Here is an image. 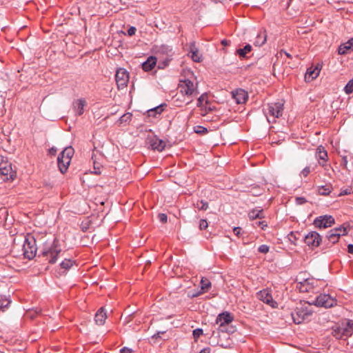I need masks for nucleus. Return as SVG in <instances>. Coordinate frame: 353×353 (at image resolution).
<instances>
[{
	"instance_id": "obj_1",
	"label": "nucleus",
	"mask_w": 353,
	"mask_h": 353,
	"mask_svg": "<svg viewBox=\"0 0 353 353\" xmlns=\"http://www.w3.org/2000/svg\"><path fill=\"white\" fill-rule=\"evenodd\" d=\"M62 250L58 244L56 239L51 243H45L39 250V256L46 258V261L51 264L55 263L57 260L58 255L61 252Z\"/></svg>"
},
{
	"instance_id": "obj_2",
	"label": "nucleus",
	"mask_w": 353,
	"mask_h": 353,
	"mask_svg": "<svg viewBox=\"0 0 353 353\" xmlns=\"http://www.w3.org/2000/svg\"><path fill=\"white\" fill-rule=\"evenodd\" d=\"M332 335L337 339H346L353 333V321L348 320L332 327Z\"/></svg>"
},
{
	"instance_id": "obj_3",
	"label": "nucleus",
	"mask_w": 353,
	"mask_h": 353,
	"mask_svg": "<svg viewBox=\"0 0 353 353\" xmlns=\"http://www.w3.org/2000/svg\"><path fill=\"white\" fill-rule=\"evenodd\" d=\"M73 154V148L72 147H67L59 155L57 163L59 169L62 174L67 172Z\"/></svg>"
},
{
	"instance_id": "obj_4",
	"label": "nucleus",
	"mask_w": 353,
	"mask_h": 353,
	"mask_svg": "<svg viewBox=\"0 0 353 353\" xmlns=\"http://www.w3.org/2000/svg\"><path fill=\"white\" fill-rule=\"evenodd\" d=\"M283 111V103L279 101L268 103L267 108H264V112L269 122H271L270 117L272 118V121H274L276 118L281 117Z\"/></svg>"
},
{
	"instance_id": "obj_5",
	"label": "nucleus",
	"mask_w": 353,
	"mask_h": 353,
	"mask_svg": "<svg viewBox=\"0 0 353 353\" xmlns=\"http://www.w3.org/2000/svg\"><path fill=\"white\" fill-rule=\"evenodd\" d=\"M178 89L183 95L187 97H194L199 94L197 85L189 79L180 80Z\"/></svg>"
},
{
	"instance_id": "obj_6",
	"label": "nucleus",
	"mask_w": 353,
	"mask_h": 353,
	"mask_svg": "<svg viewBox=\"0 0 353 353\" xmlns=\"http://www.w3.org/2000/svg\"><path fill=\"white\" fill-rule=\"evenodd\" d=\"M307 303L309 305L328 308L334 306L336 303V300L329 294H319L314 299L308 301Z\"/></svg>"
},
{
	"instance_id": "obj_7",
	"label": "nucleus",
	"mask_w": 353,
	"mask_h": 353,
	"mask_svg": "<svg viewBox=\"0 0 353 353\" xmlns=\"http://www.w3.org/2000/svg\"><path fill=\"white\" fill-rule=\"evenodd\" d=\"M0 174L4 176V181L13 180L16 176V172L12 170V164L8 159L0 157Z\"/></svg>"
},
{
	"instance_id": "obj_8",
	"label": "nucleus",
	"mask_w": 353,
	"mask_h": 353,
	"mask_svg": "<svg viewBox=\"0 0 353 353\" xmlns=\"http://www.w3.org/2000/svg\"><path fill=\"white\" fill-rule=\"evenodd\" d=\"M156 53L158 56L163 57L161 63H159V68H163L166 67L172 60L173 55L172 48L168 45H161L157 47Z\"/></svg>"
},
{
	"instance_id": "obj_9",
	"label": "nucleus",
	"mask_w": 353,
	"mask_h": 353,
	"mask_svg": "<svg viewBox=\"0 0 353 353\" xmlns=\"http://www.w3.org/2000/svg\"><path fill=\"white\" fill-rule=\"evenodd\" d=\"M318 283L319 281L313 278L306 279L296 284V289L302 293L315 292H317L319 288Z\"/></svg>"
},
{
	"instance_id": "obj_10",
	"label": "nucleus",
	"mask_w": 353,
	"mask_h": 353,
	"mask_svg": "<svg viewBox=\"0 0 353 353\" xmlns=\"http://www.w3.org/2000/svg\"><path fill=\"white\" fill-rule=\"evenodd\" d=\"M37 250V248L34 238L33 236L25 238L23 245L24 256L28 259H32L36 256Z\"/></svg>"
},
{
	"instance_id": "obj_11",
	"label": "nucleus",
	"mask_w": 353,
	"mask_h": 353,
	"mask_svg": "<svg viewBox=\"0 0 353 353\" xmlns=\"http://www.w3.org/2000/svg\"><path fill=\"white\" fill-rule=\"evenodd\" d=\"M312 314V312L307 307H296L292 313L293 321L296 324H300Z\"/></svg>"
},
{
	"instance_id": "obj_12",
	"label": "nucleus",
	"mask_w": 353,
	"mask_h": 353,
	"mask_svg": "<svg viewBox=\"0 0 353 353\" xmlns=\"http://www.w3.org/2000/svg\"><path fill=\"white\" fill-rule=\"evenodd\" d=\"M115 80L118 89H123L127 86L129 81V74L124 68H119L115 74Z\"/></svg>"
},
{
	"instance_id": "obj_13",
	"label": "nucleus",
	"mask_w": 353,
	"mask_h": 353,
	"mask_svg": "<svg viewBox=\"0 0 353 353\" xmlns=\"http://www.w3.org/2000/svg\"><path fill=\"white\" fill-rule=\"evenodd\" d=\"M256 297L260 301H263V303L269 305L273 308H275L277 307V303L274 301L272 296L271 294V291L266 288L263 289L262 290H260L256 293Z\"/></svg>"
},
{
	"instance_id": "obj_14",
	"label": "nucleus",
	"mask_w": 353,
	"mask_h": 353,
	"mask_svg": "<svg viewBox=\"0 0 353 353\" xmlns=\"http://www.w3.org/2000/svg\"><path fill=\"white\" fill-rule=\"evenodd\" d=\"M334 223V219L330 215H324L316 217L314 221V225L319 228H326Z\"/></svg>"
},
{
	"instance_id": "obj_15",
	"label": "nucleus",
	"mask_w": 353,
	"mask_h": 353,
	"mask_svg": "<svg viewBox=\"0 0 353 353\" xmlns=\"http://www.w3.org/2000/svg\"><path fill=\"white\" fill-rule=\"evenodd\" d=\"M234 320L233 316L228 312L219 314L216 319V323L219 324L221 331L224 332L223 327L225 325L230 324Z\"/></svg>"
},
{
	"instance_id": "obj_16",
	"label": "nucleus",
	"mask_w": 353,
	"mask_h": 353,
	"mask_svg": "<svg viewBox=\"0 0 353 353\" xmlns=\"http://www.w3.org/2000/svg\"><path fill=\"white\" fill-rule=\"evenodd\" d=\"M321 241V238L319 234L315 231L309 232L305 236V243L308 246L318 247Z\"/></svg>"
},
{
	"instance_id": "obj_17",
	"label": "nucleus",
	"mask_w": 353,
	"mask_h": 353,
	"mask_svg": "<svg viewBox=\"0 0 353 353\" xmlns=\"http://www.w3.org/2000/svg\"><path fill=\"white\" fill-rule=\"evenodd\" d=\"M188 46V55L190 56L192 61L196 63L201 62L202 61V55L199 53V49L196 46V43L194 41L190 42Z\"/></svg>"
},
{
	"instance_id": "obj_18",
	"label": "nucleus",
	"mask_w": 353,
	"mask_h": 353,
	"mask_svg": "<svg viewBox=\"0 0 353 353\" xmlns=\"http://www.w3.org/2000/svg\"><path fill=\"white\" fill-rule=\"evenodd\" d=\"M232 97L238 104H243L248 100V92L243 89H236L232 92Z\"/></svg>"
},
{
	"instance_id": "obj_19",
	"label": "nucleus",
	"mask_w": 353,
	"mask_h": 353,
	"mask_svg": "<svg viewBox=\"0 0 353 353\" xmlns=\"http://www.w3.org/2000/svg\"><path fill=\"white\" fill-rule=\"evenodd\" d=\"M316 158L319 161L321 166L323 167L325 165V163L327 161V152L325 148L322 145H319L316 152Z\"/></svg>"
},
{
	"instance_id": "obj_20",
	"label": "nucleus",
	"mask_w": 353,
	"mask_h": 353,
	"mask_svg": "<svg viewBox=\"0 0 353 353\" xmlns=\"http://www.w3.org/2000/svg\"><path fill=\"white\" fill-rule=\"evenodd\" d=\"M320 71L321 68L319 65L314 68L312 67L308 68L305 75V80L310 81L315 79L319 75Z\"/></svg>"
},
{
	"instance_id": "obj_21",
	"label": "nucleus",
	"mask_w": 353,
	"mask_h": 353,
	"mask_svg": "<svg viewBox=\"0 0 353 353\" xmlns=\"http://www.w3.org/2000/svg\"><path fill=\"white\" fill-rule=\"evenodd\" d=\"M157 64V58L150 56L148 59L142 63V68L144 71L148 72L152 70Z\"/></svg>"
},
{
	"instance_id": "obj_22",
	"label": "nucleus",
	"mask_w": 353,
	"mask_h": 353,
	"mask_svg": "<svg viewBox=\"0 0 353 353\" xmlns=\"http://www.w3.org/2000/svg\"><path fill=\"white\" fill-rule=\"evenodd\" d=\"M107 318L103 307L100 308L95 314L94 321L97 325H103Z\"/></svg>"
},
{
	"instance_id": "obj_23",
	"label": "nucleus",
	"mask_w": 353,
	"mask_h": 353,
	"mask_svg": "<svg viewBox=\"0 0 353 353\" xmlns=\"http://www.w3.org/2000/svg\"><path fill=\"white\" fill-rule=\"evenodd\" d=\"M266 40H267V34H266L265 31H261V32H259L258 34L256 35V37L254 39V44L256 46L260 47V46H263L266 42Z\"/></svg>"
},
{
	"instance_id": "obj_24",
	"label": "nucleus",
	"mask_w": 353,
	"mask_h": 353,
	"mask_svg": "<svg viewBox=\"0 0 353 353\" xmlns=\"http://www.w3.org/2000/svg\"><path fill=\"white\" fill-rule=\"evenodd\" d=\"M151 146L153 150H157L161 152L164 150L165 147V143L161 139L155 138L152 140Z\"/></svg>"
},
{
	"instance_id": "obj_25",
	"label": "nucleus",
	"mask_w": 353,
	"mask_h": 353,
	"mask_svg": "<svg viewBox=\"0 0 353 353\" xmlns=\"http://www.w3.org/2000/svg\"><path fill=\"white\" fill-rule=\"evenodd\" d=\"M85 104L86 102L83 99H78L75 103H74V108L77 111L78 115L80 116L83 114Z\"/></svg>"
},
{
	"instance_id": "obj_26",
	"label": "nucleus",
	"mask_w": 353,
	"mask_h": 353,
	"mask_svg": "<svg viewBox=\"0 0 353 353\" xmlns=\"http://www.w3.org/2000/svg\"><path fill=\"white\" fill-rule=\"evenodd\" d=\"M326 238L327 239L330 243H331L332 244H334L339 241L340 238V234L336 233V230H330V231L327 232Z\"/></svg>"
},
{
	"instance_id": "obj_27",
	"label": "nucleus",
	"mask_w": 353,
	"mask_h": 353,
	"mask_svg": "<svg viewBox=\"0 0 353 353\" xmlns=\"http://www.w3.org/2000/svg\"><path fill=\"white\" fill-rule=\"evenodd\" d=\"M250 219H262L264 217L263 210L254 209L248 213Z\"/></svg>"
},
{
	"instance_id": "obj_28",
	"label": "nucleus",
	"mask_w": 353,
	"mask_h": 353,
	"mask_svg": "<svg viewBox=\"0 0 353 353\" xmlns=\"http://www.w3.org/2000/svg\"><path fill=\"white\" fill-rule=\"evenodd\" d=\"M332 190V186L331 184H326L325 185H321L318 188V192L320 195H328Z\"/></svg>"
},
{
	"instance_id": "obj_29",
	"label": "nucleus",
	"mask_w": 353,
	"mask_h": 353,
	"mask_svg": "<svg viewBox=\"0 0 353 353\" xmlns=\"http://www.w3.org/2000/svg\"><path fill=\"white\" fill-rule=\"evenodd\" d=\"M252 46L250 44H247L243 48H239L236 50L237 54L241 58H245L248 53L251 52Z\"/></svg>"
},
{
	"instance_id": "obj_30",
	"label": "nucleus",
	"mask_w": 353,
	"mask_h": 353,
	"mask_svg": "<svg viewBox=\"0 0 353 353\" xmlns=\"http://www.w3.org/2000/svg\"><path fill=\"white\" fill-rule=\"evenodd\" d=\"M74 261L65 259L61 262V267L65 270H68L74 265Z\"/></svg>"
},
{
	"instance_id": "obj_31",
	"label": "nucleus",
	"mask_w": 353,
	"mask_h": 353,
	"mask_svg": "<svg viewBox=\"0 0 353 353\" xmlns=\"http://www.w3.org/2000/svg\"><path fill=\"white\" fill-rule=\"evenodd\" d=\"M132 117V114L131 113H125L119 118L118 122H119L120 124L128 123L131 121Z\"/></svg>"
},
{
	"instance_id": "obj_32",
	"label": "nucleus",
	"mask_w": 353,
	"mask_h": 353,
	"mask_svg": "<svg viewBox=\"0 0 353 353\" xmlns=\"http://www.w3.org/2000/svg\"><path fill=\"white\" fill-rule=\"evenodd\" d=\"M211 288V282L206 278H202L201 280V288L204 291H208Z\"/></svg>"
},
{
	"instance_id": "obj_33",
	"label": "nucleus",
	"mask_w": 353,
	"mask_h": 353,
	"mask_svg": "<svg viewBox=\"0 0 353 353\" xmlns=\"http://www.w3.org/2000/svg\"><path fill=\"white\" fill-rule=\"evenodd\" d=\"M194 205L200 210H206L208 208V203L203 200L197 201Z\"/></svg>"
},
{
	"instance_id": "obj_34",
	"label": "nucleus",
	"mask_w": 353,
	"mask_h": 353,
	"mask_svg": "<svg viewBox=\"0 0 353 353\" xmlns=\"http://www.w3.org/2000/svg\"><path fill=\"white\" fill-rule=\"evenodd\" d=\"M350 49V46L347 44V41L343 44H341L338 48V52L339 54H345L347 53V51Z\"/></svg>"
},
{
	"instance_id": "obj_35",
	"label": "nucleus",
	"mask_w": 353,
	"mask_h": 353,
	"mask_svg": "<svg viewBox=\"0 0 353 353\" xmlns=\"http://www.w3.org/2000/svg\"><path fill=\"white\" fill-rule=\"evenodd\" d=\"M163 110V105H161L157 106L153 109L150 110L148 111V113H149L150 116L155 117L156 114H160Z\"/></svg>"
},
{
	"instance_id": "obj_36",
	"label": "nucleus",
	"mask_w": 353,
	"mask_h": 353,
	"mask_svg": "<svg viewBox=\"0 0 353 353\" xmlns=\"http://www.w3.org/2000/svg\"><path fill=\"white\" fill-rule=\"evenodd\" d=\"M344 91L347 94L353 92V78L347 82L344 88Z\"/></svg>"
},
{
	"instance_id": "obj_37",
	"label": "nucleus",
	"mask_w": 353,
	"mask_h": 353,
	"mask_svg": "<svg viewBox=\"0 0 353 353\" xmlns=\"http://www.w3.org/2000/svg\"><path fill=\"white\" fill-rule=\"evenodd\" d=\"M10 303V301L6 299H3V296L0 294V310H3L4 308L8 306Z\"/></svg>"
},
{
	"instance_id": "obj_38",
	"label": "nucleus",
	"mask_w": 353,
	"mask_h": 353,
	"mask_svg": "<svg viewBox=\"0 0 353 353\" xmlns=\"http://www.w3.org/2000/svg\"><path fill=\"white\" fill-rule=\"evenodd\" d=\"M332 230H336V233H338L341 236H344L347 233V228L343 226L337 227L332 229Z\"/></svg>"
},
{
	"instance_id": "obj_39",
	"label": "nucleus",
	"mask_w": 353,
	"mask_h": 353,
	"mask_svg": "<svg viewBox=\"0 0 353 353\" xmlns=\"http://www.w3.org/2000/svg\"><path fill=\"white\" fill-rule=\"evenodd\" d=\"M194 132L199 134H205L208 132V130L205 127L196 125L194 127Z\"/></svg>"
},
{
	"instance_id": "obj_40",
	"label": "nucleus",
	"mask_w": 353,
	"mask_h": 353,
	"mask_svg": "<svg viewBox=\"0 0 353 353\" xmlns=\"http://www.w3.org/2000/svg\"><path fill=\"white\" fill-rule=\"evenodd\" d=\"M208 98V95L206 93L201 94L197 99V106L202 107L203 103L204 101H206Z\"/></svg>"
},
{
	"instance_id": "obj_41",
	"label": "nucleus",
	"mask_w": 353,
	"mask_h": 353,
	"mask_svg": "<svg viewBox=\"0 0 353 353\" xmlns=\"http://www.w3.org/2000/svg\"><path fill=\"white\" fill-rule=\"evenodd\" d=\"M203 334V330L201 328H197L193 330V336L194 341H196Z\"/></svg>"
},
{
	"instance_id": "obj_42",
	"label": "nucleus",
	"mask_w": 353,
	"mask_h": 353,
	"mask_svg": "<svg viewBox=\"0 0 353 353\" xmlns=\"http://www.w3.org/2000/svg\"><path fill=\"white\" fill-rule=\"evenodd\" d=\"M208 227V223L206 219H201L199 221V229L201 230H205Z\"/></svg>"
},
{
	"instance_id": "obj_43",
	"label": "nucleus",
	"mask_w": 353,
	"mask_h": 353,
	"mask_svg": "<svg viewBox=\"0 0 353 353\" xmlns=\"http://www.w3.org/2000/svg\"><path fill=\"white\" fill-rule=\"evenodd\" d=\"M258 250L259 252L266 254L269 252V247L267 245H261L259 247Z\"/></svg>"
},
{
	"instance_id": "obj_44",
	"label": "nucleus",
	"mask_w": 353,
	"mask_h": 353,
	"mask_svg": "<svg viewBox=\"0 0 353 353\" xmlns=\"http://www.w3.org/2000/svg\"><path fill=\"white\" fill-rule=\"evenodd\" d=\"M159 220L161 223H166L168 220V216L164 213H161L158 215Z\"/></svg>"
},
{
	"instance_id": "obj_45",
	"label": "nucleus",
	"mask_w": 353,
	"mask_h": 353,
	"mask_svg": "<svg viewBox=\"0 0 353 353\" xmlns=\"http://www.w3.org/2000/svg\"><path fill=\"white\" fill-rule=\"evenodd\" d=\"M310 172V169L309 167H305L302 171H301V175H303L304 177H306L308 176V174Z\"/></svg>"
},
{
	"instance_id": "obj_46",
	"label": "nucleus",
	"mask_w": 353,
	"mask_h": 353,
	"mask_svg": "<svg viewBox=\"0 0 353 353\" xmlns=\"http://www.w3.org/2000/svg\"><path fill=\"white\" fill-rule=\"evenodd\" d=\"M233 231L236 236H240V235L241 234L242 229L240 227H236L234 228Z\"/></svg>"
},
{
	"instance_id": "obj_47",
	"label": "nucleus",
	"mask_w": 353,
	"mask_h": 353,
	"mask_svg": "<svg viewBox=\"0 0 353 353\" xmlns=\"http://www.w3.org/2000/svg\"><path fill=\"white\" fill-rule=\"evenodd\" d=\"M136 30H136V28H135L134 27L132 26V27H130V28L128 30V34L129 36H130V37H131V36H133V35L135 34Z\"/></svg>"
},
{
	"instance_id": "obj_48",
	"label": "nucleus",
	"mask_w": 353,
	"mask_h": 353,
	"mask_svg": "<svg viewBox=\"0 0 353 353\" xmlns=\"http://www.w3.org/2000/svg\"><path fill=\"white\" fill-rule=\"evenodd\" d=\"M256 225L259 227H260L261 229H264L265 227H267V224L265 223V221H257L256 222Z\"/></svg>"
},
{
	"instance_id": "obj_49",
	"label": "nucleus",
	"mask_w": 353,
	"mask_h": 353,
	"mask_svg": "<svg viewBox=\"0 0 353 353\" xmlns=\"http://www.w3.org/2000/svg\"><path fill=\"white\" fill-rule=\"evenodd\" d=\"M132 350L126 347H124L120 350V353H132Z\"/></svg>"
},
{
	"instance_id": "obj_50",
	"label": "nucleus",
	"mask_w": 353,
	"mask_h": 353,
	"mask_svg": "<svg viewBox=\"0 0 353 353\" xmlns=\"http://www.w3.org/2000/svg\"><path fill=\"white\" fill-rule=\"evenodd\" d=\"M296 202L298 204H303L304 203L306 202V200L305 198L303 197H297L296 198Z\"/></svg>"
},
{
	"instance_id": "obj_51",
	"label": "nucleus",
	"mask_w": 353,
	"mask_h": 353,
	"mask_svg": "<svg viewBox=\"0 0 353 353\" xmlns=\"http://www.w3.org/2000/svg\"><path fill=\"white\" fill-rule=\"evenodd\" d=\"M164 333H165V332H159L157 334H154L152 338H154V339L161 338V335L163 334Z\"/></svg>"
},
{
	"instance_id": "obj_52",
	"label": "nucleus",
	"mask_w": 353,
	"mask_h": 353,
	"mask_svg": "<svg viewBox=\"0 0 353 353\" xmlns=\"http://www.w3.org/2000/svg\"><path fill=\"white\" fill-rule=\"evenodd\" d=\"M279 53H280L281 55L283 53V54H285V56L287 57H288L290 59H292V55L290 53H288L286 51H285L284 50H281Z\"/></svg>"
},
{
	"instance_id": "obj_53",
	"label": "nucleus",
	"mask_w": 353,
	"mask_h": 353,
	"mask_svg": "<svg viewBox=\"0 0 353 353\" xmlns=\"http://www.w3.org/2000/svg\"><path fill=\"white\" fill-rule=\"evenodd\" d=\"M49 152L50 154L52 155H55L56 153H57V148H54V147H52L51 148L50 150H49Z\"/></svg>"
},
{
	"instance_id": "obj_54",
	"label": "nucleus",
	"mask_w": 353,
	"mask_h": 353,
	"mask_svg": "<svg viewBox=\"0 0 353 353\" xmlns=\"http://www.w3.org/2000/svg\"><path fill=\"white\" fill-rule=\"evenodd\" d=\"M210 347H205L201 350L199 353H210Z\"/></svg>"
},
{
	"instance_id": "obj_55",
	"label": "nucleus",
	"mask_w": 353,
	"mask_h": 353,
	"mask_svg": "<svg viewBox=\"0 0 353 353\" xmlns=\"http://www.w3.org/2000/svg\"><path fill=\"white\" fill-rule=\"evenodd\" d=\"M347 252L350 254H353V245L349 244L347 246Z\"/></svg>"
},
{
	"instance_id": "obj_56",
	"label": "nucleus",
	"mask_w": 353,
	"mask_h": 353,
	"mask_svg": "<svg viewBox=\"0 0 353 353\" xmlns=\"http://www.w3.org/2000/svg\"><path fill=\"white\" fill-rule=\"evenodd\" d=\"M347 44L350 46V49L353 50V38L347 41Z\"/></svg>"
},
{
	"instance_id": "obj_57",
	"label": "nucleus",
	"mask_w": 353,
	"mask_h": 353,
	"mask_svg": "<svg viewBox=\"0 0 353 353\" xmlns=\"http://www.w3.org/2000/svg\"><path fill=\"white\" fill-rule=\"evenodd\" d=\"M343 162L344 165H346L347 163V157H343Z\"/></svg>"
},
{
	"instance_id": "obj_58",
	"label": "nucleus",
	"mask_w": 353,
	"mask_h": 353,
	"mask_svg": "<svg viewBox=\"0 0 353 353\" xmlns=\"http://www.w3.org/2000/svg\"><path fill=\"white\" fill-rule=\"evenodd\" d=\"M191 102H192V101H190L187 102V104H189Z\"/></svg>"
}]
</instances>
